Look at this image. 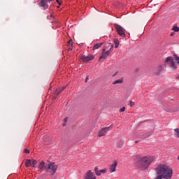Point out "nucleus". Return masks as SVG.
Returning a JSON list of instances; mask_svg holds the SVG:
<instances>
[{"label":"nucleus","mask_w":179,"mask_h":179,"mask_svg":"<svg viewBox=\"0 0 179 179\" xmlns=\"http://www.w3.org/2000/svg\"><path fill=\"white\" fill-rule=\"evenodd\" d=\"M117 164H117V161H115L114 163L109 168L110 173H114L115 171Z\"/></svg>","instance_id":"nucleus-10"},{"label":"nucleus","mask_w":179,"mask_h":179,"mask_svg":"<svg viewBox=\"0 0 179 179\" xmlns=\"http://www.w3.org/2000/svg\"><path fill=\"white\" fill-rule=\"evenodd\" d=\"M24 153H30V150H29L28 149L25 148L24 149Z\"/></svg>","instance_id":"nucleus-29"},{"label":"nucleus","mask_w":179,"mask_h":179,"mask_svg":"<svg viewBox=\"0 0 179 179\" xmlns=\"http://www.w3.org/2000/svg\"><path fill=\"white\" fill-rule=\"evenodd\" d=\"M108 55H110V51L106 52V48H103L102 50V53H101V56L99 57V59H106V58H107V57H108Z\"/></svg>","instance_id":"nucleus-8"},{"label":"nucleus","mask_w":179,"mask_h":179,"mask_svg":"<svg viewBox=\"0 0 179 179\" xmlns=\"http://www.w3.org/2000/svg\"><path fill=\"white\" fill-rule=\"evenodd\" d=\"M177 78L179 79V75L178 76Z\"/></svg>","instance_id":"nucleus-44"},{"label":"nucleus","mask_w":179,"mask_h":179,"mask_svg":"<svg viewBox=\"0 0 179 179\" xmlns=\"http://www.w3.org/2000/svg\"><path fill=\"white\" fill-rule=\"evenodd\" d=\"M61 92H62V90H56V91H55V94H56L57 96H59V94H61Z\"/></svg>","instance_id":"nucleus-21"},{"label":"nucleus","mask_w":179,"mask_h":179,"mask_svg":"<svg viewBox=\"0 0 179 179\" xmlns=\"http://www.w3.org/2000/svg\"><path fill=\"white\" fill-rule=\"evenodd\" d=\"M155 179H163V176L160 175H157V176Z\"/></svg>","instance_id":"nucleus-27"},{"label":"nucleus","mask_w":179,"mask_h":179,"mask_svg":"<svg viewBox=\"0 0 179 179\" xmlns=\"http://www.w3.org/2000/svg\"><path fill=\"white\" fill-rule=\"evenodd\" d=\"M170 36H171V37H173V36H174V32L171 33Z\"/></svg>","instance_id":"nucleus-34"},{"label":"nucleus","mask_w":179,"mask_h":179,"mask_svg":"<svg viewBox=\"0 0 179 179\" xmlns=\"http://www.w3.org/2000/svg\"><path fill=\"white\" fill-rule=\"evenodd\" d=\"M68 117L64 118V122H68Z\"/></svg>","instance_id":"nucleus-33"},{"label":"nucleus","mask_w":179,"mask_h":179,"mask_svg":"<svg viewBox=\"0 0 179 179\" xmlns=\"http://www.w3.org/2000/svg\"><path fill=\"white\" fill-rule=\"evenodd\" d=\"M95 174H96V176H101V172L100 170H99V171H96V172H95Z\"/></svg>","instance_id":"nucleus-25"},{"label":"nucleus","mask_w":179,"mask_h":179,"mask_svg":"<svg viewBox=\"0 0 179 179\" xmlns=\"http://www.w3.org/2000/svg\"><path fill=\"white\" fill-rule=\"evenodd\" d=\"M45 167H47V166H45V163L44 162H41L38 163V169L41 171H45Z\"/></svg>","instance_id":"nucleus-12"},{"label":"nucleus","mask_w":179,"mask_h":179,"mask_svg":"<svg viewBox=\"0 0 179 179\" xmlns=\"http://www.w3.org/2000/svg\"><path fill=\"white\" fill-rule=\"evenodd\" d=\"M52 1L54 0H41L39 6L45 10V9H48V2H52Z\"/></svg>","instance_id":"nucleus-6"},{"label":"nucleus","mask_w":179,"mask_h":179,"mask_svg":"<svg viewBox=\"0 0 179 179\" xmlns=\"http://www.w3.org/2000/svg\"><path fill=\"white\" fill-rule=\"evenodd\" d=\"M25 166L27 167V168L31 166V160L26 159Z\"/></svg>","instance_id":"nucleus-15"},{"label":"nucleus","mask_w":179,"mask_h":179,"mask_svg":"<svg viewBox=\"0 0 179 179\" xmlns=\"http://www.w3.org/2000/svg\"><path fill=\"white\" fill-rule=\"evenodd\" d=\"M94 58V56L92 55H89L88 56L83 55L81 57V59L83 62H89V61H92V59H93Z\"/></svg>","instance_id":"nucleus-7"},{"label":"nucleus","mask_w":179,"mask_h":179,"mask_svg":"<svg viewBox=\"0 0 179 179\" xmlns=\"http://www.w3.org/2000/svg\"><path fill=\"white\" fill-rule=\"evenodd\" d=\"M94 171H95V173H96V171H99V167L95 166Z\"/></svg>","instance_id":"nucleus-31"},{"label":"nucleus","mask_w":179,"mask_h":179,"mask_svg":"<svg viewBox=\"0 0 179 179\" xmlns=\"http://www.w3.org/2000/svg\"><path fill=\"white\" fill-rule=\"evenodd\" d=\"M103 43H96L94 45L93 50H99L101 45H103Z\"/></svg>","instance_id":"nucleus-14"},{"label":"nucleus","mask_w":179,"mask_h":179,"mask_svg":"<svg viewBox=\"0 0 179 179\" xmlns=\"http://www.w3.org/2000/svg\"><path fill=\"white\" fill-rule=\"evenodd\" d=\"M111 50H112L111 48H110V49L107 51H109V53H110V51H111Z\"/></svg>","instance_id":"nucleus-41"},{"label":"nucleus","mask_w":179,"mask_h":179,"mask_svg":"<svg viewBox=\"0 0 179 179\" xmlns=\"http://www.w3.org/2000/svg\"><path fill=\"white\" fill-rule=\"evenodd\" d=\"M155 161V157L153 156H145L143 157L138 158L136 163V166L141 170H146L149 168V166L152 164V162Z\"/></svg>","instance_id":"nucleus-2"},{"label":"nucleus","mask_w":179,"mask_h":179,"mask_svg":"<svg viewBox=\"0 0 179 179\" xmlns=\"http://www.w3.org/2000/svg\"><path fill=\"white\" fill-rule=\"evenodd\" d=\"M69 50L70 51H72V48H69Z\"/></svg>","instance_id":"nucleus-40"},{"label":"nucleus","mask_w":179,"mask_h":179,"mask_svg":"<svg viewBox=\"0 0 179 179\" xmlns=\"http://www.w3.org/2000/svg\"><path fill=\"white\" fill-rule=\"evenodd\" d=\"M120 145H119V148H122V145H124V141H120Z\"/></svg>","instance_id":"nucleus-26"},{"label":"nucleus","mask_w":179,"mask_h":179,"mask_svg":"<svg viewBox=\"0 0 179 179\" xmlns=\"http://www.w3.org/2000/svg\"><path fill=\"white\" fill-rule=\"evenodd\" d=\"M124 111H125V107H123L120 109V113H124Z\"/></svg>","instance_id":"nucleus-28"},{"label":"nucleus","mask_w":179,"mask_h":179,"mask_svg":"<svg viewBox=\"0 0 179 179\" xmlns=\"http://www.w3.org/2000/svg\"><path fill=\"white\" fill-rule=\"evenodd\" d=\"M135 143H139V141H136Z\"/></svg>","instance_id":"nucleus-42"},{"label":"nucleus","mask_w":179,"mask_h":179,"mask_svg":"<svg viewBox=\"0 0 179 179\" xmlns=\"http://www.w3.org/2000/svg\"><path fill=\"white\" fill-rule=\"evenodd\" d=\"M108 131H110V127H105L102 129L99 133V136H105V135L107 134V132H108Z\"/></svg>","instance_id":"nucleus-9"},{"label":"nucleus","mask_w":179,"mask_h":179,"mask_svg":"<svg viewBox=\"0 0 179 179\" xmlns=\"http://www.w3.org/2000/svg\"><path fill=\"white\" fill-rule=\"evenodd\" d=\"M112 126L109 127L110 129H111Z\"/></svg>","instance_id":"nucleus-45"},{"label":"nucleus","mask_w":179,"mask_h":179,"mask_svg":"<svg viewBox=\"0 0 179 179\" xmlns=\"http://www.w3.org/2000/svg\"><path fill=\"white\" fill-rule=\"evenodd\" d=\"M129 106L130 107H134V106H135V103L132 101H130L129 103Z\"/></svg>","instance_id":"nucleus-22"},{"label":"nucleus","mask_w":179,"mask_h":179,"mask_svg":"<svg viewBox=\"0 0 179 179\" xmlns=\"http://www.w3.org/2000/svg\"><path fill=\"white\" fill-rule=\"evenodd\" d=\"M157 176H162L164 179H171L173 177V169L166 165H159L155 169Z\"/></svg>","instance_id":"nucleus-1"},{"label":"nucleus","mask_w":179,"mask_h":179,"mask_svg":"<svg viewBox=\"0 0 179 179\" xmlns=\"http://www.w3.org/2000/svg\"><path fill=\"white\" fill-rule=\"evenodd\" d=\"M36 164H37V160H33L32 162L31 161V166L32 168L36 167Z\"/></svg>","instance_id":"nucleus-17"},{"label":"nucleus","mask_w":179,"mask_h":179,"mask_svg":"<svg viewBox=\"0 0 179 179\" xmlns=\"http://www.w3.org/2000/svg\"><path fill=\"white\" fill-rule=\"evenodd\" d=\"M115 29L119 36H120L121 37H125V29H124V27L118 24H115Z\"/></svg>","instance_id":"nucleus-5"},{"label":"nucleus","mask_w":179,"mask_h":179,"mask_svg":"<svg viewBox=\"0 0 179 179\" xmlns=\"http://www.w3.org/2000/svg\"><path fill=\"white\" fill-rule=\"evenodd\" d=\"M72 41H73V40L72 39H71L70 41H69V42H68V45H69V44H71V46H72Z\"/></svg>","instance_id":"nucleus-30"},{"label":"nucleus","mask_w":179,"mask_h":179,"mask_svg":"<svg viewBox=\"0 0 179 179\" xmlns=\"http://www.w3.org/2000/svg\"><path fill=\"white\" fill-rule=\"evenodd\" d=\"M175 132H176V136H178V138H179V129L176 128L174 129Z\"/></svg>","instance_id":"nucleus-19"},{"label":"nucleus","mask_w":179,"mask_h":179,"mask_svg":"<svg viewBox=\"0 0 179 179\" xmlns=\"http://www.w3.org/2000/svg\"><path fill=\"white\" fill-rule=\"evenodd\" d=\"M172 29L173 31H179V27L177 26L173 27Z\"/></svg>","instance_id":"nucleus-20"},{"label":"nucleus","mask_w":179,"mask_h":179,"mask_svg":"<svg viewBox=\"0 0 179 179\" xmlns=\"http://www.w3.org/2000/svg\"><path fill=\"white\" fill-rule=\"evenodd\" d=\"M162 71H163V68L162 67V66H160L159 67V72L157 73V75H160V72H162Z\"/></svg>","instance_id":"nucleus-24"},{"label":"nucleus","mask_w":179,"mask_h":179,"mask_svg":"<svg viewBox=\"0 0 179 179\" xmlns=\"http://www.w3.org/2000/svg\"><path fill=\"white\" fill-rule=\"evenodd\" d=\"M173 57L176 59V61H178V64H179V57L176 54H173Z\"/></svg>","instance_id":"nucleus-18"},{"label":"nucleus","mask_w":179,"mask_h":179,"mask_svg":"<svg viewBox=\"0 0 179 179\" xmlns=\"http://www.w3.org/2000/svg\"><path fill=\"white\" fill-rule=\"evenodd\" d=\"M57 170H58V166H57L55 162H50L48 166H45V173L50 176H54L55 173H57Z\"/></svg>","instance_id":"nucleus-3"},{"label":"nucleus","mask_w":179,"mask_h":179,"mask_svg":"<svg viewBox=\"0 0 179 179\" xmlns=\"http://www.w3.org/2000/svg\"><path fill=\"white\" fill-rule=\"evenodd\" d=\"M62 90V92L63 91V90H65V87H63L61 90Z\"/></svg>","instance_id":"nucleus-35"},{"label":"nucleus","mask_w":179,"mask_h":179,"mask_svg":"<svg viewBox=\"0 0 179 179\" xmlns=\"http://www.w3.org/2000/svg\"><path fill=\"white\" fill-rule=\"evenodd\" d=\"M150 135H152V132L147 135V136H150Z\"/></svg>","instance_id":"nucleus-39"},{"label":"nucleus","mask_w":179,"mask_h":179,"mask_svg":"<svg viewBox=\"0 0 179 179\" xmlns=\"http://www.w3.org/2000/svg\"><path fill=\"white\" fill-rule=\"evenodd\" d=\"M165 63L170 65L174 71L177 69V63L174 62V58L173 57H167L165 60Z\"/></svg>","instance_id":"nucleus-4"},{"label":"nucleus","mask_w":179,"mask_h":179,"mask_svg":"<svg viewBox=\"0 0 179 179\" xmlns=\"http://www.w3.org/2000/svg\"><path fill=\"white\" fill-rule=\"evenodd\" d=\"M101 171V174H106V173H107V169H102V170H100Z\"/></svg>","instance_id":"nucleus-23"},{"label":"nucleus","mask_w":179,"mask_h":179,"mask_svg":"<svg viewBox=\"0 0 179 179\" xmlns=\"http://www.w3.org/2000/svg\"><path fill=\"white\" fill-rule=\"evenodd\" d=\"M121 83H124V79L123 78H120V79L115 80L113 83V85H120Z\"/></svg>","instance_id":"nucleus-13"},{"label":"nucleus","mask_w":179,"mask_h":179,"mask_svg":"<svg viewBox=\"0 0 179 179\" xmlns=\"http://www.w3.org/2000/svg\"><path fill=\"white\" fill-rule=\"evenodd\" d=\"M87 79H89V76H87L86 77L85 82H87Z\"/></svg>","instance_id":"nucleus-36"},{"label":"nucleus","mask_w":179,"mask_h":179,"mask_svg":"<svg viewBox=\"0 0 179 179\" xmlns=\"http://www.w3.org/2000/svg\"><path fill=\"white\" fill-rule=\"evenodd\" d=\"M66 125V122H64L63 123V127H65Z\"/></svg>","instance_id":"nucleus-37"},{"label":"nucleus","mask_w":179,"mask_h":179,"mask_svg":"<svg viewBox=\"0 0 179 179\" xmlns=\"http://www.w3.org/2000/svg\"><path fill=\"white\" fill-rule=\"evenodd\" d=\"M86 179H96V176L92 171H89L87 173V176L85 177Z\"/></svg>","instance_id":"nucleus-11"},{"label":"nucleus","mask_w":179,"mask_h":179,"mask_svg":"<svg viewBox=\"0 0 179 179\" xmlns=\"http://www.w3.org/2000/svg\"><path fill=\"white\" fill-rule=\"evenodd\" d=\"M57 3H59V5H61V3H59V0H57Z\"/></svg>","instance_id":"nucleus-38"},{"label":"nucleus","mask_w":179,"mask_h":179,"mask_svg":"<svg viewBox=\"0 0 179 179\" xmlns=\"http://www.w3.org/2000/svg\"><path fill=\"white\" fill-rule=\"evenodd\" d=\"M114 48V44H110V50H113Z\"/></svg>","instance_id":"nucleus-32"},{"label":"nucleus","mask_w":179,"mask_h":179,"mask_svg":"<svg viewBox=\"0 0 179 179\" xmlns=\"http://www.w3.org/2000/svg\"><path fill=\"white\" fill-rule=\"evenodd\" d=\"M50 17H54V15H50Z\"/></svg>","instance_id":"nucleus-43"},{"label":"nucleus","mask_w":179,"mask_h":179,"mask_svg":"<svg viewBox=\"0 0 179 179\" xmlns=\"http://www.w3.org/2000/svg\"><path fill=\"white\" fill-rule=\"evenodd\" d=\"M114 43L115 44V48H118L120 45V41L118 39H114Z\"/></svg>","instance_id":"nucleus-16"}]
</instances>
